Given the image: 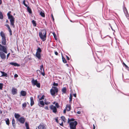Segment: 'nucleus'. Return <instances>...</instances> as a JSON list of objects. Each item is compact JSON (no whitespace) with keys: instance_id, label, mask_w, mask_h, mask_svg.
<instances>
[{"instance_id":"nucleus-52","label":"nucleus","mask_w":129,"mask_h":129,"mask_svg":"<svg viewBox=\"0 0 129 129\" xmlns=\"http://www.w3.org/2000/svg\"><path fill=\"white\" fill-rule=\"evenodd\" d=\"M44 108L46 110H48V107L47 106H45Z\"/></svg>"},{"instance_id":"nucleus-28","label":"nucleus","mask_w":129,"mask_h":129,"mask_svg":"<svg viewBox=\"0 0 129 129\" xmlns=\"http://www.w3.org/2000/svg\"><path fill=\"white\" fill-rule=\"evenodd\" d=\"M4 18V16L1 12L0 11V19H3Z\"/></svg>"},{"instance_id":"nucleus-34","label":"nucleus","mask_w":129,"mask_h":129,"mask_svg":"<svg viewBox=\"0 0 129 129\" xmlns=\"http://www.w3.org/2000/svg\"><path fill=\"white\" fill-rule=\"evenodd\" d=\"M25 126L26 127V129H29L28 124L26 122L25 123Z\"/></svg>"},{"instance_id":"nucleus-59","label":"nucleus","mask_w":129,"mask_h":129,"mask_svg":"<svg viewBox=\"0 0 129 129\" xmlns=\"http://www.w3.org/2000/svg\"><path fill=\"white\" fill-rule=\"evenodd\" d=\"M63 113L64 114L66 113V110L65 109H64V110L63 111Z\"/></svg>"},{"instance_id":"nucleus-49","label":"nucleus","mask_w":129,"mask_h":129,"mask_svg":"<svg viewBox=\"0 0 129 129\" xmlns=\"http://www.w3.org/2000/svg\"><path fill=\"white\" fill-rule=\"evenodd\" d=\"M123 64L125 66V67L126 68H128V66L126 65L124 63H123Z\"/></svg>"},{"instance_id":"nucleus-61","label":"nucleus","mask_w":129,"mask_h":129,"mask_svg":"<svg viewBox=\"0 0 129 129\" xmlns=\"http://www.w3.org/2000/svg\"><path fill=\"white\" fill-rule=\"evenodd\" d=\"M67 59L68 60H69L70 59L69 57L67 56H66Z\"/></svg>"},{"instance_id":"nucleus-24","label":"nucleus","mask_w":129,"mask_h":129,"mask_svg":"<svg viewBox=\"0 0 129 129\" xmlns=\"http://www.w3.org/2000/svg\"><path fill=\"white\" fill-rule=\"evenodd\" d=\"M75 120V119L73 118H72L71 119H70L69 118L68 119V123H69L71 122V121H74Z\"/></svg>"},{"instance_id":"nucleus-58","label":"nucleus","mask_w":129,"mask_h":129,"mask_svg":"<svg viewBox=\"0 0 129 129\" xmlns=\"http://www.w3.org/2000/svg\"><path fill=\"white\" fill-rule=\"evenodd\" d=\"M77 113L78 114H80L81 113V112L80 111H78L77 112Z\"/></svg>"},{"instance_id":"nucleus-41","label":"nucleus","mask_w":129,"mask_h":129,"mask_svg":"<svg viewBox=\"0 0 129 129\" xmlns=\"http://www.w3.org/2000/svg\"><path fill=\"white\" fill-rule=\"evenodd\" d=\"M125 13V14L126 16V17H128V16H129V14L127 12V13L126 12H125V13Z\"/></svg>"},{"instance_id":"nucleus-48","label":"nucleus","mask_w":129,"mask_h":129,"mask_svg":"<svg viewBox=\"0 0 129 129\" xmlns=\"http://www.w3.org/2000/svg\"><path fill=\"white\" fill-rule=\"evenodd\" d=\"M53 85L55 86H57L58 85V84L57 83H56L55 82H54L53 83Z\"/></svg>"},{"instance_id":"nucleus-36","label":"nucleus","mask_w":129,"mask_h":129,"mask_svg":"<svg viewBox=\"0 0 129 129\" xmlns=\"http://www.w3.org/2000/svg\"><path fill=\"white\" fill-rule=\"evenodd\" d=\"M53 36H54V37L55 38V39L56 40H57V37L56 35V34L54 33H53Z\"/></svg>"},{"instance_id":"nucleus-46","label":"nucleus","mask_w":129,"mask_h":129,"mask_svg":"<svg viewBox=\"0 0 129 129\" xmlns=\"http://www.w3.org/2000/svg\"><path fill=\"white\" fill-rule=\"evenodd\" d=\"M12 124H14L15 123V120L14 118L12 119Z\"/></svg>"},{"instance_id":"nucleus-3","label":"nucleus","mask_w":129,"mask_h":129,"mask_svg":"<svg viewBox=\"0 0 129 129\" xmlns=\"http://www.w3.org/2000/svg\"><path fill=\"white\" fill-rule=\"evenodd\" d=\"M58 91V89L57 88L55 87H52V88L50 90V92L51 94L52 95H54L56 93H57Z\"/></svg>"},{"instance_id":"nucleus-31","label":"nucleus","mask_w":129,"mask_h":129,"mask_svg":"<svg viewBox=\"0 0 129 129\" xmlns=\"http://www.w3.org/2000/svg\"><path fill=\"white\" fill-rule=\"evenodd\" d=\"M27 10L28 12L29 13H31V11L30 8L28 6H27Z\"/></svg>"},{"instance_id":"nucleus-26","label":"nucleus","mask_w":129,"mask_h":129,"mask_svg":"<svg viewBox=\"0 0 129 129\" xmlns=\"http://www.w3.org/2000/svg\"><path fill=\"white\" fill-rule=\"evenodd\" d=\"M62 92L63 93H65L66 92V88L65 87H63L62 89Z\"/></svg>"},{"instance_id":"nucleus-53","label":"nucleus","mask_w":129,"mask_h":129,"mask_svg":"<svg viewBox=\"0 0 129 129\" xmlns=\"http://www.w3.org/2000/svg\"><path fill=\"white\" fill-rule=\"evenodd\" d=\"M59 124L60 125H61V126H63V123L62 122L61 123H59Z\"/></svg>"},{"instance_id":"nucleus-60","label":"nucleus","mask_w":129,"mask_h":129,"mask_svg":"<svg viewBox=\"0 0 129 129\" xmlns=\"http://www.w3.org/2000/svg\"><path fill=\"white\" fill-rule=\"evenodd\" d=\"M93 129H95V126L94 124L93 125Z\"/></svg>"},{"instance_id":"nucleus-2","label":"nucleus","mask_w":129,"mask_h":129,"mask_svg":"<svg viewBox=\"0 0 129 129\" xmlns=\"http://www.w3.org/2000/svg\"><path fill=\"white\" fill-rule=\"evenodd\" d=\"M69 124L70 129H76V126L77 124V121L71 122Z\"/></svg>"},{"instance_id":"nucleus-40","label":"nucleus","mask_w":129,"mask_h":129,"mask_svg":"<svg viewBox=\"0 0 129 129\" xmlns=\"http://www.w3.org/2000/svg\"><path fill=\"white\" fill-rule=\"evenodd\" d=\"M123 11L124 13L126 12L127 11V10L126 9V8L125 7H123Z\"/></svg>"},{"instance_id":"nucleus-20","label":"nucleus","mask_w":129,"mask_h":129,"mask_svg":"<svg viewBox=\"0 0 129 129\" xmlns=\"http://www.w3.org/2000/svg\"><path fill=\"white\" fill-rule=\"evenodd\" d=\"M36 56L39 59H40L41 58V55L40 53H36Z\"/></svg>"},{"instance_id":"nucleus-37","label":"nucleus","mask_w":129,"mask_h":129,"mask_svg":"<svg viewBox=\"0 0 129 129\" xmlns=\"http://www.w3.org/2000/svg\"><path fill=\"white\" fill-rule=\"evenodd\" d=\"M62 59L63 62L64 63H66L67 62L66 61L65 59V58L63 57H62Z\"/></svg>"},{"instance_id":"nucleus-25","label":"nucleus","mask_w":129,"mask_h":129,"mask_svg":"<svg viewBox=\"0 0 129 129\" xmlns=\"http://www.w3.org/2000/svg\"><path fill=\"white\" fill-rule=\"evenodd\" d=\"M5 120V121L6 124L8 125L9 124V120L8 118H6Z\"/></svg>"},{"instance_id":"nucleus-1","label":"nucleus","mask_w":129,"mask_h":129,"mask_svg":"<svg viewBox=\"0 0 129 129\" xmlns=\"http://www.w3.org/2000/svg\"><path fill=\"white\" fill-rule=\"evenodd\" d=\"M39 36L43 41H45L46 39V31L45 30L43 29L39 33Z\"/></svg>"},{"instance_id":"nucleus-57","label":"nucleus","mask_w":129,"mask_h":129,"mask_svg":"<svg viewBox=\"0 0 129 129\" xmlns=\"http://www.w3.org/2000/svg\"><path fill=\"white\" fill-rule=\"evenodd\" d=\"M55 121H56V122L57 123H58V119H57V118H56V119H55Z\"/></svg>"},{"instance_id":"nucleus-18","label":"nucleus","mask_w":129,"mask_h":129,"mask_svg":"<svg viewBox=\"0 0 129 129\" xmlns=\"http://www.w3.org/2000/svg\"><path fill=\"white\" fill-rule=\"evenodd\" d=\"M71 108V106L69 105H66V109L68 111H70Z\"/></svg>"},{"instance_id":"nucleus-6","label":"nucleus","mask_w":129,"mask_h":129,"mask_svg":"<svg viewBox=\"0 0 129 129\" xmlns=\"http://www.w3.org/2000/svg\"><path fill=\"white\" fill-rule=\"evenodd\" d=\"M0 51H2L6 53H7V49L6 47L2 46L0 44Z\"/></svg>"},{"instance_id":"nucleus-63","label":"nucleus","mask_w":129,"mask_h":129,"mask_svg":"<svg viewBox=\"0 0 129 129\" xmlns=\"http://www.w3.org/2000/svg\"><path fill=\"white\" fill-rule=\"evenodd\" d=\"M109 25H110V27H111V29H112L113 30V28H112V27L111 26H110V24Z\"/></svg>"},{"instance_id":"nucleus-56","label":"nucleus","mask_w":129,"mask_h":129,"mask_svg":"<svg viewBox=\"0 0 129 129\" xmlns=\"http://www.w3.org/2000/svg\"><path fill=\"white\" fill-rule=\"evenodd\" d=\"M12 125H13V127L15 128V123L14 124H12Z\"/></svg>"},{"instance_id":"nucleus-64","label":"nucleus","mask_w":129,"mask_h":129,"mask_svg":"<svg viewBox=\"0 0 129 129\" xmlns=\"http://www.w3.org/2000/svg\"><path fill=\"white\" fill-rule=\"evenodd\" d=\"M2 3V1L1 0H0V5Z\"/></svg>"},{"instance_id":"nucleus-50","label":"nucleus","mask_w":129,"mask_h":129,"mask_svg":"<svg viewBox=\"0 0 129 129\" xmlns=\"http://www.w3.org/2000/svg\"><path fill=\"white\" fill-rule=\"evenodd\" d=\"M18 77V75L16 74H15L14 75V77L15 78L17 77Z\"/></svg>"},{"instance_id":"nucleus-19","label":"nucleus","mask_w":129,"mask_h":129,"mask_svg":"<svg viewBox=\"0 0 129 129\" xmlns=\"http://www.w3.org/2000/svg\"><path fill=\"white\" fill-rule=\"evenodd\" d=\"M20 94L22 96H25L26 95V93L25 91H22L21 92Z\"/></svg>"},{"instance_id":"nucleus-12","label":"nucleus","mask_w":129,"mask_h":129,"mask_svg":"<svg viewBox=\"0 0 129 129\" xmlns=\"http://www.w3.org/2000/svg\"><path fill=\"white\" fill-rule=\"evenodd\" d=\"M0 35L2 37V39L6 38L5 34L3 31H1Z\"/></svg>"},{"instance_id":"nucleus-38","label":"nucleus","mask_w":129,"mask_h":129,"mask_svg":"<svg viewBox=\"0 0 129 129\" xmlns=\"http://www.w3.org/2000/svg\"><path fill=\"white\" fill-rule=\"evenodd\" d=\"M11 13V11H9L7 13V15L8 16V18L9 17H10L11 16H12V15H10V13Z\"/></svg>"},{"instance_id":"nucleus-33","label":"nucleus","mask_w":129,"mask_h":129,"mask_svg":"<svg viewBox=\"0 0 129 129\" xmlns=\"http://www.w3.org/2000/svg\"><path fill=\"white\" fill-rule=\"evenodd\" d=\"M26 106V103H25L22 104V107L23 109L25 108Z\"/></svg>"},{"instance_id":"nucleus-22","label":"nucleus","mask_w":129,"mask_h":129,"mask_svg":"<svg viewBox=\"0 0 129 129\" xmlns=\"http://www.w3.org/2000/svg\"><path fill=\"white\" fill-rule=\"evenodd\" d=\"M0 72L2 74V75L1 76V77L2 76H6V77L7 75V74L5 72L2 71H0Z\"/></svg>"},{"instance_id":"nucleus-13","label":"nucleus","mask_w":129,"mask_h":129,"mask_svg":"<svg viewBox=\"0 0 129 129\" xmlns=\"http://www.w3.org/2000/svg\"><path fill=\"white\" fill-rule=\"evenodd\" d=\"M1 43L2 45H5L6 44V38L2 39Z\"/></svg>"},{"instance_id":"nucleus-16","label":"nucleus","mask_w":129,"mask_h":129,"mask_svg":"<svg viewBox=\"0 0 129 129\" xmlns=\"http://www.w3.org/2000/svg\"><path fill=\"white\" fill-rule=\"evenodd\" d=\"M10 64L13 65L14 66L19 67L20 66V64L16 63L11 62L10 63Z\"/></svg>"},{"instance_id":"nucleus-14","label":"nucleus","mask_w":129,"mask_h":129,"mask_svg":"<svg viewBox=\"0 0 129 129\" xmlns=\"http://www.w3.org/2000/svg\"><path fill=\"white\" fill-rule=\"evenodd\" d=\"M6 26L8 28L9 31L10 33V35H12V33L11 30L10 28L9 25L7 24L6 25Z\"/></svg>"},{"instance_id":"nucleus-42","label":"nucleus","mask_w":129,"mask_h":129,"mask_svg":"<svg viewBox=\"0 0 129 129\" xmlns=\"http://www.w3.org/2000/svg\"><path fill=\"white\" fill-rule=\"evenodd\" d=\"M23 5L26 7H27V5L25 4V0H24L23 1Z\"/></svg>"},{"instance_id":"nucleus-29","label":"nucleus","mask_w":129,"mask_h":129,"mask_svg":"<svg viewBox=\"0 0 129 129\" xmlns=\"http://www.w3.org/2000/svg\"><path fill=\"white\" fill-rule=\"evenodd\" d=\"M61 118L63 121L66 122V119L64 116H62L61 117Z\"/></svg>"},{"instance_id":"nucleus-54","label":"nucleus","mask_w":129,"mask_h":129,"mask_svg":"<svg viewBox=\"0 0 129 129\" xmlns=\"http://www.w3.org/2000/svg\"><path fill=\"white\" fill-rule=\"evenodd\" d=\"M51 17H52V18L53 19V21H54V17H53V16L52 15V14L51 15Z\"/></svg>"},{"instance_id":"nucleus-4","label":"nucleus","mask_w":129,"mask_h":129,"mask_svg":"<svg viewBox=\"0 0 129 129\" xmlns=\"http://www.w3.org/2000/svg\"><path fill=\"white\" fill-rule=\"evenodd\" d=\"M31 82L33 86L36 85L37 87L38 88L40 87V84L39 83H38L37 80H35L34 79H33L31 80Z\"/></svg>"},{"instance_id":"nucleus-35","label":"nucleus","mask_w":129,"mask_h":129,"mask_svg":"<svg viewBox=\"0 0 129 129\" xmlns=\"http://www.w3.org/2000/svg\"><path fill=\"white\" fill-rule=\"evenodd\" d=\"M44 69L43 64H42L40 66V70L41 71H43Z\"/></svg>"},{"instance_id":"nucleus-8","label":"nucleus","mask_w":129,"mask_h":129,"mask_svg":"<svg viewBox=\"0 0 129 129\" xmlns=\"http://www.w3.org/2000/svg\"><path fill=\"white\" fill-rule=\"evenodd\" d=\"M0 56L1 58L3 59L6 58V56L4 53L2 51H0Z\"/></svg>"},{"instance_id":"nucleus-32","label":"nucleus","mask_w":129,"mask_h":129,"mask_svg":"<svg viewBox=\"0 0 129 129\" xmlns=\"http://www.w3.org/2000/svg\"><path fill=\"white\" fill-rule=\"evenodd\" d=\"M69 102H71L72 101V96L71 94H70V97H69Z\"/></svg>"},{"instance_id":"nucleus-39","label":"nucleus","mask_w":129,"mask_h":129,"mask_svg":"<svg viewBox=\"0 0 129 129\" xmlns=\"http://www.w3.org/2000/svg\"><path fill=\"white\" fill-rule=\"evenodd\" d=\"M41 74H42L43 76H44L45 74L44 69H43V71H41Z\"/></svg>"},{"instance_id":"nucleus-9","label":"nucleus","mask_w":129,"mask_h":129,"mask_svg":"<svg viewBox=\"0 0 129 129\" xmlns=\"http://www.w3.org/2000/svg\"><path fill=\"white\" fill-rule=\"evenodd\" d=\"M25 119L23 117H21L18 120L21 123L23 124L25 121Z\"/></svg>"},{"instance_id":"nucleus-30","label":"nucleus","mask_w":129,"mask_h":129,"mask_svg":"<svg viewBox=\"0 0 129 129\" xmlns=\"http://www.w3.org/2000/svg\"><path fill=\"white\" fill-rule=\"evenodd\" d=\"M32 23L33 24V25L34 26H36V21L34 20H33L32 21Z\"/></svg>"},{"instance_id":"nucleus-23","label":"nucleus","mask_w":129,"mask_h":129,"mask_svg":"<svg viewBox=\"0 0 129 129\" xmlns=\"http://www.w3.org/2000/svg\"><path fill=\"white\" fill-rule=\"evenodd\" d=\"M41 51L42 50L39 47L37 50V52L36 53H40L41 52Z\"/></svg>"},{"instance_id":"nucleus-44","label":"nucleus","mask_w":129,"mask_h":129,"mask_svg":"<svg viewBox=\"0 0 129 129\" xmlns=\"http://www.w3.org/2000/svg\"><path fill=\"white\" fill-rule=\"evenodd\" d=\"M3 84L2 83H0V89H2L3 87Z\"/></svg>"},{"instance_id":"nucleus-55","label":"nucleus","mask_w":129,"mask_h":129,"mask_svg":"<svg viewBox=\"0 0 129 129\" xmlns=\"http://www.w3.org/2000/svg\"><path fill=\"white\" fill-rule=\"evenodd\" d=\"M55 54L56 55H58V52L56 51L55 52Z\"/></svg>"},{"instance_id":"nucleus-27","label":"nucleus","mask_w":129,"mask_h":129,"mask_svg":"<svg viewBox=\"0 0 129 129\" xmlns=\"http://www.w3.org/2000/svg\"><path fill=\"white\" fill-rule=\"evenodd\" d=\"M40 14L41 16L43 17H45V14L42 11H41L40 13Z\"/></svg>"},{"instance_id":"nucleus-51","label":"nucleus","mask_w":129,"mask_h":129,"mask_svg":"<svg viewBox=\"0 0 129 129\" xmlns=\"http://www.w3.org/2000/svg\"><path fill=\"white\" fill-rule=\"evenodd\" d=\"M10 53H8L7 54V59L8 57H9V56L10 55Z\"/></svg>"},{"instance_id":"nucleus-10","label":"nucleus","mask_w":129,"mask_h":129,"mask_svg":"<svg viewBox=\"0 0 129 129\" xmlns=\"http://www.w3.org/2000/svg\"><path fill=\"white\" fill-rule=\"evenodd\" d=\"M39 129H46L45 126V125L43 124H40L38 126Z\"/></svg>"},{"instance_id":"nucleus-21","label":"nucleus","mask_w":129,"mask_h":129,"mask_svg":"<svg viewBox=\"0 0 129 129\" xmlns=\"http://www.w3.org/2000/svg\"><path fill=\"white\" fill-rule=\"evenodd\" d=\"M30 105L31 106H33L34 104V99L33 97H31L30 98Z\"/></svg>"},{"instance_id":"nucleus-62","label":"nucleus","mask_w":129,"mask_h":129,"mask_svg":"<svg viewBox=\"0 0 129 129\" xmlns=\"http://www.w3.org/2000/svg\"><path fill=\"white\" fill-rule=\"evenodd\" d=\"M73 95L75 97H76V94H73Z\"/></svg>"},{"instance_id":"nucleus-43","label":"nucleus","mask_w":129,"mask_h":129,"mask_svg":"<svg viewBox=\"0 0 129 129\" xmlns=\"http://www.w3.org/2000/svg\"><path fill=\"white\" fill-rule=\"evenodd\" d=\"M55 105L56 106V107L57 108H58L59 107V106L58 105V103H56L55 104Z\"/></svg>"},{"instance_id":"nucleus-15","label":"nucleus","mask_w":129,"mask_h":129,"mask_svg":"<svg viewBox=\"0 0 129 129\" xmlns=\"http://www.w3.org/2000/svg\"><path fill=\"white\" fill-rule=\"evenodd\" d=\"M44 105V102L43 101H40L39 102V105L40 107H42V106H43Z\"/></svg>"},{"instance_id":"nucleus-7","label":"nucleus","mask_w":129,"mask_h":129,"mask_svg":"<svg viewBox=\"0 0 129 129\" xmlns=\"http://www.w3.org/2000/svg\"><path fill=\"white\" fill-rule=\"evenodd\" d=\"M50 109L54 113H56L57 112V109L55 106H54L53 105H51L50 106Z\"/></svg>"},{"instance_id":"nucleus-17","label":"nucleus","mask_w":129,"mask_h":129,"mask_svg":"<svg viewBox=\"0 0 129 129\" xmlns=\"http://www.w3.org/2000/svg\"><path fill=\"white\" fill-rule=\"evenodd\" d=\"M14 116L15 118L17 119V120H18L19 119V118L20 116V115H19V114H17L16 113H15L14 114Z\"/></svg>"},{"instance_id":"nucleus-11","label":"nucleus","mask_w":129,"mask_h":129,"mask_svg":"<svg viewBox=\"0 0 129 129\" xmlns=\"http://www.w3.org/2000/svg\"><path fill=\"white\" fill-rule=\"evenodd\" d=\"M12 93L13 94L15 95L17 93V90L16 89L13 88L12 91Z\"/></svg>"},{"instance_id":"nucleus-45","label":"nucleus","mask_w":129,"mask_h":129,"mask_svg":"<svg viewBox=\"0 0 129 129\" xmlns=\"http://www.w3.org/2000/svg\"><path fill=\"white\" fill-rule=\"evenodd\" d=\"M44 97L45 96L44 95H43L39 99V100H40L43 99H44Z\"/></svg>"},{"instance_id":"nucleus-47","label":"nucleus","mask_w":129,"mask_h":129,"mask_svg":"<svg viewBox=\"0 0 129 129\" xmlns=\"http://www.w3.org/2000/svg\"><path fill=\"white\" fill-rule=\"evenodd\" d=\"M50 103V102H48L45 101V104L46 105H48Z\"/></svg>"},{"instance_id":"nucleus-5","label":"nucleus","mask_w":129,"mask_h":129,"mask_svg":"<svg viewBox=\"0 0 129 129\" xmlns=\"http://www.w3.org/2000/svg\"><path fill=\"white\" fill-rule=\"evenodd\" d=\"M8 18L10 20L11 25L13 27H14L15 26L14 24V21L15 19L14 17L12 15V16H11L10 17H9Z\"/></svg>"}]
</instances>
